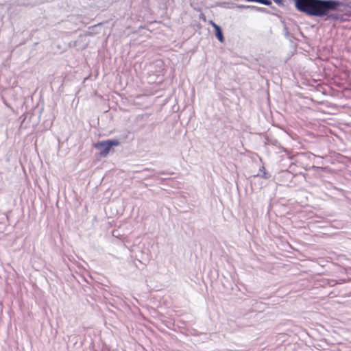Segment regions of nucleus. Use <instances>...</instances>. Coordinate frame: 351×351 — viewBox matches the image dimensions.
<instances>
[{
    "label": "nucleus",
    "mask_w": 351,
    "mask_h": 351,
    "mask_svg": "<svg viewBox=\"0 0 351 351\" xmlns=\"http://www.w3.org/2000/svg\"><path fill=\"white\" fill-rule=\"evenodd\" d=\"M295 8L309 16H324L343 3L336 0H294Z\"/></svg>",
    "instance_id": "obj_1"
},
{
    "label": "nucleus",
    "mask_w": 351,
    "mask_h": 351,
    "mask_svg": "<svg viewBox=\"0 0 351 351\" xmlns=\"http://www.w3.org/2000/svg\"><path fill=\"white\" fill-rule=\"evenodd\" d=\"M120 144L118 140H107L97 142L94 144V147L97 149H101L100 156H106L108 155L112 147L118 146Z\"/></svg>",
    "instance_id": "obj_2"
},
{
    "label": "nucleus",
    "mask_w": 351,
    "mask_h": 351,
    "mask_svg": "<svg viewBox=\"0 0 351 351\" xmlns=\"http://www.w3.org/2000/svg\"><path fill=\"white\" fill-rule=\"evenodd\" d=\"M210 24L215 29V36L217 38V39L221 42H224V37L223 36L222 31L219 25H217L216 23H215L213 21H210Z\"/></svg>",
    "instance_id": "obj_3"
},
{
    "label": "nucleus",
    "mask_w": 351,
    "mask_h": 351,
    "mask_svg": "<svg viewBox=\"0 0 351 351\" xmlns=\"http://www.w3.org/2000/svg\"><path fill=\"white\" fill-rule=\"evenodd\" d=\"M276 3H277L279 5H282V0H274Z\"/></svg>",
    "instance_id": "obj_4"
},
{
    "label": "nucleus",
    "mask_w": 351,
    "mask_h": 351,
    "mask_svg": "<svg viewBox=\"0 0 351 351\" xmlns=\"http://www.w3.org/2000/svg\"><path fill=\"white\" fill-rule=\"evenodd\" d=\"M332 19H338V17L337 16H332Z\"/></svg>",
    "instance_id": "obj_5"
}]
</instances>
